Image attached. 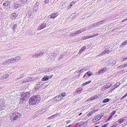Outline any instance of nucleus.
I'll return each mask as SVG.
<instances>
[{
  "instance_id": "nucleus-44",
  "label": "nucleus",
  "mask_w": 127,
  "mask_h": 127,
  "mask_svg": "<svg viewBox=\"0 0 127 127\" xmlns=\"http://www.w3.org/2000/svg\"><path fill=\"white\" fill-rule=\"evenodd\" d=\"M94 26L95 27H96L98 26L97 23H95L94 24Z\"/></svg>"
},
{
  "instance_id": "nucleus-12",
  "label": "nucleus",
  "mask_w": 127,
  "mask_h": 127,
  "mask_svg": "<svg viewBox=\"0 0 127 127\" xmlns=\"http://www.w3.org/2000/svg\"><path fill=\"white\" fill-rule=\"evenodd\" d=\"M59 52L57 50L51 55V57H55L59 53Z\"/></svg>"
},
{
  "instance_id": "nucleus-43",
  "label": "nucleus",
  "mask_w": 127,
  "mask_h": 127,
  "mask_svg": "<svg viewBox=\"0 0 127 127\" xmlns=\"http://www.w3.org/2000/svg\"><path fill=\"white\" fill-rule=\"evenodd\" d=\"M21 82L22 83H24L26 82L25 79H23L21 80Z\"/></svg>"
},
{
  "instance_id": "nucleus-21",
  "label": "nucleus",
  "mask_w": 127,
  "mask_h": 127,
  "mask_svg": "<svg viewBox=\"0 0 127 127\" xmlns=\"http://www.w3.org/2000/svg\"><path fill=\"white\" fill-rule=\"evenodd\" d=\"M14 60L16 62H18L20 59L21 57L19 56H17L14 58Z\"/></svg>"
},
{
  "instance_id": "nucleus-35",
  "label": "nucleus",
  "mask_w": 127,
  "mask_h": 127,
  "mask_svg": "<svg viewBox=\"0 0 127 127\" xmlns=\"http://www.w3.org/2000/svg\"><path fill=\"white\" fill-rule=\"evenodd\" d=\"M50 61H54L55 59V57H51V55L50 56Z\"/></svg>"
},
{
  "instance_id": "nucleus-48",
  "label": "nucleus",
  "mask_w": 127,
  "mask_h": 127,
  "mask_svg": "<svg viewBox=\"0 0 127 127\" xmlns=\"http://www.w3.org/2000/svg\"><path fill=\"white\" fill-rule=\"evenodd\" d=\"M63 56L64 55H61V56L59 57L58 59V60H61L62 59Z\"/></svg>"
},
{
  "instance_id": "nucleus-56",
  "label": "nucleus",
  "mask_w": 127,
  "mask_h": 127,
  "mask_svg": "<svg viewBox=\"0 0 127 127\" xmlns=\"http://www.w3.org/2000/svg\"><path fill=\"white\" fill-rule=\"evenodd\" d=\"M25 80L26 82H28L29 81V79H28V78H27L26 79H25Z\"/></svg>"
},
{
  "instance_id": "nucleus-39",
  "label": "nucleus",
  "mask_w": 127,
  "mask_h": 127,
  "mask_svg": "<svg viewBox=\"0 0 127 127\" xmlns=\"http://www.w3.org/2000/svg\"><path fill=\"white\" fill-rule=\"evenodd\" d=\"M86 48V47L83 46L81 49V50L83 52L85 50Z\"/></svg>"
},
{
  "instance_id": "nucleus-33",
  "label": "nucleus",
  "mask_w": 127,
  "mask_h": 127,
  "mask_svg": "<svg viewBox=\"0 0 127 127\" xmlns=\"http://www.w3.org/2000/svg\"><path fill=\"white\" fill-rule=\"evenodd\" d=\"M109 100V99L106 98L104 99L102 101L103 103H105L108 102Z\"/></svg>"
},
{
  "instance_id": "nucleus-63",
  "label": "nucleus",
  "mask_w": 127,
  "mask_h": 127,
  "mask_svg": "<svg viewBox=\"0 0 127 127\" xmlns=\"http://www.w3.org/2000/svg\"><path fill=\"white\" fill-rule=\"evenodd\" d=\"M75 2L74 1H73V2L71 3L70 5H71V6H72L75 3Z\"/></svg>"
},
{
  "instance_id": "nucleus-18",
  "label": "nucleus",
  "mask_w": 127,
  "mask_h": 127,
  "mask_svg": "<svg viewBox=\"0 0 127 127\" xmlns=\"http://www.w3.org/2000/svg\"><path fill=\"white\" fill-rule=\"evenodd\" d=\"M58 15L57 13H53L50 16V17L51 18H54Z\"/></svg>"
},
{
  "instance_id": "nucleus-36",
  "label": "nucleus",
  "mask_w": 127,
  "mask_h": 127,
  "mask_svg": "<svg viewBox=\"0 0 127 127\" xmlns=\"http://www.w3.org/2000/svg\"><path fill=\"white\" fill-rule=\"evenodd\" d=\"M91 82V81H89L87 82H86L83 83L82 84V85L83 86H84L85 85H86L90 83Z\"/></svg>"
},
{
  "instance_id": "nucleus-23",
  "label": "nucleus",
  "mask_w": 127,
  "mask_h": 127,
  "mask_svg": "<svg viewBox=\"0 0 127 127\" xmlns=\"http://www.w3.org/2000/svg\"><path fill=\"white\" fill-rule=\"evenodd\" d=\"M49 79V77L47 76H45L42 78V80L43 81H46L48 80Z\"/></svg>"
},
{
  "instance_id": "nucleus-26",
  "label": "nucleus",
  "mask_w": 127,
  "mask_h": 127,
  "mask_svg": "<svg viewBox=\"0 0 127 127\" xmlns=\"http://www.w3.org/2000/svg\"><path fill=\"white\" fill-rule=\"evenodd\" d=\"M120 84V82H118L116 84H115L114 86H113V87L116 88L119 86Z\"/></svg>"
},
{
  "instance_id": "nucleus-50",
  "label": "nucleus",
  "mask_w": 127,
  "mask_h": 127,
  "mask_svg": "<svg viewBox=\"0 0 127 127\" xmlns=\"http://www.w3.org/2000/svg\"><path fill=\"white\" fill-rule=\"evenodd\" d=\"M112 117V115H110V117L108 118V120H107V121H108L109 120H110Z\"/></svg>"
},
{
  "instance_id": "nucleus-59",
  "label": "nucleus",
  "mask_w": 127,
  "mask_h": 127,
  "mask_svg": "<svg viewBox=\"0 0 127 127\" xmlns=\"http://www.w3.org/2000/svg\"><path fill=\"white\" fill-rule=\"evenodd\" d=\"M37 9L36 8V9H34V10H33V12H35V13H36L37 11V9Z\"/></svg>"
},
{
  "instance_id": "nucleus-57",
  "label": "nucleus",
  "mask_w": 127,
  "mask_h": 127,
  "mask_svg": "<svg viewBox=\"0 0 127 127\" xmlns=\"http://www.w3.org/2000/svg\"><path fill=\"white\" fill-rule=\"evenodd\" d=\"M74 33H73L72 34H71L69 36L70 37H72L73 36H75V35L74 34Z\"/></svg>"
},
{
  "instance_id": "nucleus-30",
  "label": "nucleus",
  "mask_w": 127,
  "mask_h": 127,
  "mask_svg": "<svg viewBox=\"0 0 127 127\" xmlns=\"http://www.w3.org/2000/svg\"><path fill=\"white\" fill-rule=\"evenodd\" d=\"M8 74H6L4 75L3 76H2L1 78V79H2L6 78L8 77Z\"/></svg>"
},
{
  "instance_id": "nucleus-49",
  "label": "nucleus",
  "mask_w": 127,
  "mask_h": 127,
  "mask_svg": "<svg viewBox=\"0 0 127 127\" xmlns=\"http://www.w3.org/2000/svg\"><path fill=\"white\" fill-rule=\"evenodd\" d=\"M84 69H83V68H82V69L81 70H80L78 72V73H81L83 71V70Z\"/></svg>"
},
{
  "instance_id": "nucleus-13",
  "label": "nucleus",
  "mask_w": 127,
  "mask_h": 127,
  "mask_svg": "<svg viewBox=\"0 0 127 127\" xmlns=\"http://www.w3.org/2000/svg\"><path fill=\"white\" fill-rule=\"evenodd\" d=\"M38 54L39 57H41L44 56V52L43 51H40L38 52Z\"/></svg>"
},
{
  "instance_id": "nucleus-25",
  "label": "nucleus",
  "mask_w": 127,
  "mask_h": 127,
  "mask_svg": "<svg viewBox=\"0 0 127 127\" xmlns=\"http://www.w3.org/2000/svg\"><path fill=\"white\" fill-rule=\"evenodd\" d=\"M125 120V119H123V118H121L120 119L118 120V122L120 124H121L123 123Z\"/></svg>"
},
{
  "instance_id": "nucleus-41",
  "label": "nucleus",
  "mask_w": 127,
  "mask_h": 127,
  "mask_svg": "<svg viewBox=\"0 0 127 127\" xmlns=\"http://www.w3.org/2000/svg\"><path fill=\"white\" fill-rule=\"evenodd\" d=\"M127 43V40L125 41L124 42H123L122 44V46H124L125 44H126Z\"/></svg>"
},
{
  "instance_id": "nucleus-2",
  "label": "nucleus",
  "mask_w": 127,
  "mask_h": 127,
  "mask_svg": "<svg viewBox=\"0 0 127 127\" xmlns=\"http://www.w3.org/2000/svg\"><path fill=\"white\" fill-rule=\"evenodd\" d=\"M40 100V96L39 95L33 96L29 99V103L30 105H35L37 104Z\"/></svg>"
},
{
  "instance_id": "nucleus-40",
  "label": "nucleus",
  "mask_w": 127,
  "mask_h": 127,
  "mask_svg": "<svg viewBox=\"0 0 127 127\" xmlns=\"http://www.w3.org/2000/svg\"><path fill=\"white\" fill-rule=\"evenodd\" d=\"M89 28L90 29H92L93 28H95L94 26V24L93 25H91L89 26Z\"/></svg>"
},
{
  "instance_id": "nucleus-5",
  "label": "nucleus",
  "mask_w": 127,
  "mask_h": 127,
  "mask_svg": "<svg viewBox=\"0 0 127 127\" xmlns=\"http://www.w3.org/2000/svg\"><path fill=\"white\" fill-rule=\"evenodd\" d=\"M116 62L113 59L109 60L107 62V65H113L116 64Z\"/></svg>"
},
{
  "instance_id": "nucleus-24",
  "label": "nucleus",
  "mask_w": 127,
  "mask_h": 127,
  "mask_svg": "<svg viewBox=\"0 0 127 127\" xmlns=\"http://www.w3.org/2000/svg\"><path fill=\"white\" fill-rule=\"evenodd\" d=\"M9 63L10 64H13L15 62L14 58L13 59H11L9 60Z\"/></svg>"
},
{
  "instance_id": "nucleus-64",
  "label": "nucleus",
  "mask_w": 127,
  "mask_h": 127,
  "mask_svg": "<svg viewBox=\"0 0 127 127\" xmlns=\"http://www.w3.org/2000/svg\"><path fill=\"white\" fill-rule=\"evenodd\" d=\"M110 127H116V126L114 124L112 126Z\"/></svg>"
},
{
  "instance_id": "nucleus-32",
  "label": "nucleus",
  "mask_w": 127,
  "mask_h": 127,
  "mask_svg": "<svg viewBox=\"0 0 127 127\" xmlns=\"http://www.w3.org/2000/svg\"><path fill=\"white\" fill-rule=\"evenodd\" d=\"M32 57H35V58L39 57L38 54V52L35 53V54H34L33 55Z\"/></svg>"
},
{
  "instance_id": "nucleus-31",
  "label": "nucleus",
  "mask_w": 127,
  "mask_h": 127,
  "mask_svg": "<svg viewBox=\"0 0 127 127\" xmlns=\"http://www.w3.org/2000/svg\"><path fill=\"white\" fill-rule=\"evenodd\" d=\"M8 5V2H4L3 4V5L5 6V7H7Z\"/></svg>"
},
{
  "instance_id": "nucleus-22",
  "label": "nucleus",
  "mask_w": 127,
  "mask_h": 127,
  "mask_svg": "<svg viewBox=\"0 0 127 127\" xmlns=\"http://www.w3.org/2000/svg\"><path fill=\"white\" fill-rule=\"evenodd\" d=\"M39 3L38 2H36L34 5L33 9L36 8L38 9V7L39 5Z\"/></svg>"
},
{
  "instance_id": "nucleus-4",
  "label": "nucleus",
  "mask_w": 127,
  "mask_h": 127,
  "mask_svg": "<svg viewBox=\"0 0 127 127\" xmlns=\"http://www.w3.org/2000/svg\"><path fill=\"white\" fill-rule=\"evenodd\" d=\"M98 34V33H97L95 34H93L91 36H88L87 35L86 36H84L82 38L83 40H86L87 39L89 38H92L96 36H97Z\"/></svg>"
},
{
  "instance_id": "nucleus-7",
  "label": "nucleus",
  "mask_w": 127,
  "mask_h": 127,
  "mask_svg": "<svg viewBox=\"0 0 127 127\" xmlns=\"http://www.w3.org/2000/svg\"><path fill=\"white\" fill-rule=\"evenodd\" d=\"M106 70V69L105 68H103L102 69L99 70V71L96 73V74L98 75L103 73Z\"/></svg>"
},
{
  "instance_id": "nucleus-10",
  "label": "nucleus",
  "mask_w": 127,
  "mask_h": 127,
  "mask_svg": "<svg viewBox=\"0 0 127 127\" xmlns=\"http://www.w3.org/2000/svg\"><path fill=\"white\" fill-rule=\"evenodd\" d=\"M46 26V24L45 23L42 24L41 25L39 26L38 27V29L39 30H41L43 29Z\"/></svg>"
},
{
  "instance_id": "nucleus-3",
  "label": "nucleus",
  "mask_w": 127,
  "mask_h": 127,
  "mask_svg": "<svg viewBox=\"0 0 127 127\" xmlns=\"http://www.w3.org/2000/svg\"><path fill=\"white\" fill-rule=\"evenodd\" d=\"M30 94L29 92H26L22 94L21 96L25 99L29 97Z\"/></svg>"
},
{
  "instance_id": "nucleus-34",
  "label": "nucleus",
  "mask_w": 127,
  "mask_h": 127,
  "mask_svg": "<svg viewBox=\"0 0 127 127\" xmlns=\"http://www.w3.org/2000/svg\"><path fill=\"white\" fill-rule=\"evenodd\" d=\"M11 15L13 17V18L15 19L17 15L16 13H12L11 14Z\"/></svg>"
},
{
  "instance_id": "nucleus-1",
  "label": "nucleus",
  "mask_w": 127,
  "mask_h": 127,
  "mask_svg": "<svg viewBox=\"0 0 127 127\" xmlns=\"http://www.w3.org/2000/svg\"><path fill=\"white\" fill-rule=\"evenodd\" d=\"M21 116V114L17 111H13L11 114L10 117V121L12 122H14L17 120Z\"/></svg>"
},
{
  "instance_id": "nucleus-53",
  "label": "nucleus",
  "mask_w": 127,
  "mask_h": 127,
  "mask_svg": "<svg viewBox=\"0 0 127 127\" xmlns=\"http://www.w3.org/2000/svg\"><path fill=\"white\" fill-rule=\"evenodd\" d=\"M49 2V0H45L44 1V3L46 4L48 3Z\"/></svg>"
},
{
  "instance_id": "nucleus-51",
  "label": "nucleus",
  "mask_w": 127,
  "mask_h": 127,
  "mask_svg": "<svg viewBox=\"0 0 127 127\" xmlns=\"http://www.w3.org/2000/svg\"><path fill=\"white\" fill-rule=\"evenodd\" d=\"M109 123H108L106 124H104V125H102L101 127H106L107 125Z\"/></svg>"
},
{
  "instance_id": "nucleus-61",
  "label": "nucleus",
  "mask_w": 127,
  "mask_h": 127,
  "mask_svg": "<svg viewBox=\"0 0 127 127\" xmlns=\"http://www.w3.org/2000/svg\"><path fill=\"white\" fill-rule=\"evenodd\" d=\"M104 114V113H101L100 115H99V116H100L101 117H102L103 116Z\"/></svg>"
},
{
  "instance_id": "nucleus-9",
  "label": "nucleus",
  "mask_w": 127,
  "mask_h": 127,
  "mask_svg": "<svg viewBox=\"0 0 127 127\" xmlns=\"http://www.w3.org/2000/svg\"><path fill=\"white\" fill-rule=\"evenodd\" d=\"M53 100L55 101H59L61 100L62 99V98L60 97V96H56L55 98L53 99Z\"/></svg>"
},
{
  "instance_id": "nucleus-37",
  "label": "nucleus",
  "mask_w": 127,
  "mask_h": 127,
  "mask_svg": "<svg viewBox=\"0 0 127 127\" xmlns=\"http://www.w3.org/2000/svg\"><path fill=\"white\" fill-rule=\"evenodd\" d=\"M20 99V101L22 102H24V100L25 99L21 96Z\"/></svg>"
},
{
  "instance_id": "nucleus-52",
  "label": "nucleus",
  "mask_w": 127,
  "mask_h": 127,
  "mask_svg": "<svg viewBox=\"0 0 127 127\" xmlns=\"http://www.w3.org/2000/svg\"><path fill=\"white\" fill-rule=\"evenodd\" d=\"M108 51H109V50H105V52H106L105 53L104 52H103V54H108V53L109 52H108Z\"/></svg>"
},
{
  "instance_id": "nucleus-14",
  "label": "nucleus",
  "mask_w": 127,
  "mask_h": 127,
  "mask_svg": "<svg viewBox=\"0 0 127 127\" xmlns=\"http://www.w3.org/2000/svg\"><path fill=\"white\" fill-rule=\"evenodd\" d=\"M20 3L21 4V6L23 5L26 3L27 0H20Z\"/></svg>"
},
{
  "instance_id": "nucleus-29",
  "label": "nucleus",
  "mask_w": 127,
  "mask_h": 127,
  "mask_svg": "<svg viewBox=\"0 0 127 127\" xmlns=\"http://www.w3.org/2000/svg\"><path fill=\"white\" fill-rule=\"evenodd\" d=\"M5 107L3 105L1 104L0 105V111H2L4 109Z\"/></svg>"
},
{
  "instance_id": "nucleus-62",
  "label": "nucleus",
  "mask_w": 127,
  "mask_h": 127,
  "mask_svg": "<svg viewBox=\"0 0 127 127\" xmlns=\"http://www.w3.org/2000/svg\"><path fill=\"white\" fill-rule=\"evenodd\" d=\"M23 76H24V74H22L20 75V77H21H21H23Z\"/></svg>"
},
{
  "instance_id": "nucleus-6",
  "label": "nucleus",
  "mask_w": 127,
  "mask_h": 127,
  "mask_svg": "<svg viewBox=\"0 0 127 127\" xmlns=\"http://www.w3.org/2000/svg\"><path fill=\"white\" fill-rule=\"evenodd\" d=\"M112 85V84H110V83H108L102 87L101 90H102V91L105 90L110 87Z\"/></svg>"
},
{
  "instance_id": "nucleus-15",
  "label": "nucleus",
  "mask_w": 127,
  "mask_h": 127,
  "mask_svg": "<svg viewBox=\"0 0 127 127\" xmlns=\"http://www.w3.org/2000/svg\"><path fill=\"white\" fill-rule=\"evenodd\" d=\"M97 97H98V96L97 95L94 96H92L90 98L88 99V101H89V100L92 101L94 99H95L97 98Z\"/></svg>"
},
{
  "instance_id": "nucleus-17",
  "label": "nucleus",
  "mask_w": 127,
  "mask_h": 127,
  "mask_svg": "<svg viewBox=\"0 0 127 127\" xmlns=\"http://www.w3.org/2000/svg\"><path fill=\"white\" fill-rule=\"evenodd\" d=\"M106 20L107 19H105L100 21L97 22V23L98 26L100 25L101 24H103L105 22V21H106Z\"/></svg>"
},
{
  "instance_id": "nucleus-27",
  "label": "nucleus",
  "mask_w": 127,
  "mask_h": 127,
  "mask_svg": "<svg viewBox=\"0 0 127 127\" xmlns=\"http://www.w3.org/2000/svg\"><path fill=\"white\" fill-rule=\"evenodd\" d=\"M82 31H81V30H80V29L79 30L77 31L75 33H74V34L75 35H77L80 33L82 32Z\"/></svg>"
},
{
  "instance_id": "nucleus-45",
  "label": "nucleus",
  "mask_w": 127,
  "mask_h": 127,
  "mask_svg": "<svg viewBox=\"0 0 127 127\" xmlns=\"http://www.w3.org/2000/svg\"><path fill=\"white\" fill-rule=\"evenodd\" d=\"M93 113V112L92 111V112H90L89 113H88L87 114V116H90L91 114H92Z\"/></svg>"
},
{
  "instance_id": "nucleus-11",
  "label": "nucleus",
  "mask_w": 127,
  "mask_h": 127,
  "mask_svg": "<svg viewBox=\"0 0 127 127\" xmlns=\"http://www.w3.org/2000/svg\"><path fill=\"white\" fill-rule=\"evenodd\" d=\"M87 75L89 77H90L92 75V74L91 73L90 71H88L87 73H86L83 76V78H85L86 76H87Z\"/></svg>"
},
{
  "instance_id": "nucleus-47",
  "label": "nucleus",
  "mask_w": 127,
  "mask_h": 127,
  "mask_svg": "<svg viewBox=\"0 0 127 127\" xmlns=\"http://www.w3.org/2000/svg\"><path fill=\"white\" fill-rule=\"evenodd\" d=\"M101 117L100 116H99V115L96 117V118L97 119V120H99L101 118Z\"/></svg>"
},
{
  "instance_id": "nucleus-55",
  "label": "nucleus",
  "mask_w": 127,
  "mask_h": 127,
  "mask_svg": "<svg viewBox=\"0 0 127 127\" xmlns=\"http://www.w3.org/2000/svg\"><path fill=\"white\" fill-rule=\"evenodd\" d=\"M99 109H97V110H94L92 111L93 113H95V112L98 111Z\"/></svg>"
},
{
  "instance_id": "nucleus-19",
  "label": "nucleus",
  "mask_w": 127,
  "mask_h": 127,
  "mask_svg": "<svg viewBox=\"0 0 127 127\" xmlns=\"http://www.w3.org/2000/svg\"><path fill=\"white\" fill-rule=\"evenodd\" d=\"M41 83V82H40L39 83H38L35 86V88L36 90H37L39 88V87H40V85Z\"/></svg>"
},
{
  "instance_id": "nucleus-28",
  "label": "nucleus",
  "mask_w": 127,
  "mask_h": 127,
  "mask_svg": "<svg viewBox=\"0 0 127 127\" xmlns=\"http://www.w3.org/2000/svg\"><path fill=\"white\" fill-rule=\"evenodd\" d=\"M66 95V93H62L61 94H60L59 95V96L60 97H61V98H62V99L63 97H64Z\"/></svg>"
},
{
  "instance_id": "nucleus-16",
  "label": "nucleus",
  "mask_w": 127,
  "mask_h": 127,
  "mask_svg": "<svg viewBox=\"0 0 127 127\" xmlns=\"http://www.w3.org/2000/svg\"><path fill=\"white\" fill-rule=\"evenodd\" d=\"M9 60H4L2 62V65H4L5 64H9Z\"/></svg>"
},
{
  "instance_id": "nucleus-60",
  "label": "nucleus",
  "mask_w": 127,
  "mask_h": 127,
  "mask_svg": "<svg viewBox=\"0 0 127 127\" xmlns=\"http://www.w3.org/2000/svg\"><path fill=\"white\" fill-rule=\"evenodd\" d=\"M116 112V111H114L113 112H112L111 113V114L113 115H114L115 114V113Z\"/></svg>"
},
{
  "instance_id": "nucleus-38",
  "label": "nucleus",
  "mask_w": 127,
  "mask_h": 127,
  "mask_svg": "<svg viewBox=\"0 0 127 127\" xmlns=\"http://www.w3.org/2000/svg\"><path fill=\"white\" fill-rule=\"evenodd\" d=\"M28 79H29V81H30L34 80L35 79V78L33 77H30L28 78Z\"/></svg>"
},
{
  "instance_id": "nucleus-42",
  "label": "nucleus",
  "mask_w": 127,
  "mask_h": 127,
  "mask_svg": "<svg viewBox=\"0 0 127 127\" xmlns=\"http://www.w3.org/2000/svg\"><path fill=\"white\" fill-rule=\"evenodd\" d=\"M80 30L82 31V32H84L86 30V28H84L83 29H80Z\"/></svg>"
},
{
  "instance_id": "nucleus-8",
  "label": "nucleus",
  "mask_w": 127,
  "mask_h": 127,
  "mask_svg": "<svg viewBox=\"0 0 127 127\" xmlns=\"http://www.w3.org/2000/svg\"><path fill=\"white\" fill-rule=\"evenodd\" d=\"M82 91V89L81 88H80L77 90L76 92L74 93V95H77L79 94Z\"/></svg>"
},
{
  "instance_id": "nucleus-46",
  "label": "nucleus",
  "mask_w": 127,
  "mask_h": 127,
  "mask_svg": "<svg viewBox=\"0 0 127 127\" xmlns=\"http://www.w3.org/2000/svg\"><path fill=\"white\" fill-rule=\"evenodd\" d=\"M17 25L16 24H15L13 27V30H14L15 29V28L17 27Z\"/></svg>"
},
{
  "instance_id": "nucleus-20",
  "label": "nucleus",
  "mask_w": 127,
  "mask_h": 127,
  "mask_svg": "<svg viewBox=\"0 0 127 127\" xmlns=\"http://www.w3.org/2000/svg\"><path fill=\"white\" fill-rule=\"evenodd\" d=\"M21 6V4H15L13 6L14 8L15 9H16L18 7H20Z\"/></svg>"
},
{
  "instance_id": "nucleus-58",
  "label": "nucleus",
  "mask_w": 127,
  "mask_h": 127,
  "mask_svg": "<svg viewBox=\"0 0 127 127\" xmlns=\"http://www.w3.org/2000/svg\"><path fill=\"white\" fill-rule=\"evenodd\" d=\"M119 67L121 68H123L124 67H125V66L124 65V64L123 65H121L119 66Z\"/></svg>"
},
{
  "instance_id": "nucleus-54",
  "label": "nucleus",
  "mask_w": 127,
  "mask_h": 127,
  "mask_svg": "<svg viewBox=\"0 0 127 127\" xmlns=\"http://www.w3.org/2000/svg\"><path fill=\"white\" fill-rule=\"evenodd\" d=\"M115 88H116L113 87V86H112V87L110 88V89L111 90V91H113Z\"/></svg>"
}]
</instances>
